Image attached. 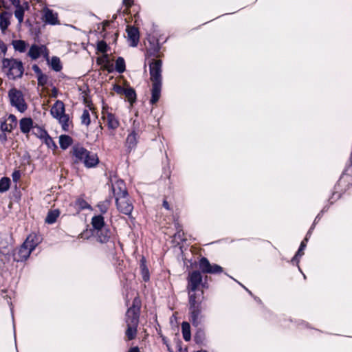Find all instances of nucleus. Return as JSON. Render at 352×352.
<instances>
[{"instance_id": "4", "label": "nucleus", "mask_w": 352, "mask_h": 352, "mask_svg": "<svg viewBox=\"0 0 352 352\" xmlns=\"http://www.w3.org/2000/svg\"><path fill=\"white\" fill-rule=\"evenodd\" d=\"M39 243V237L30 234L21 247L13 253V260L16 262L25 261Z\"/></svg>"}, {"instance_id": "6", "label": "nucleus", "mask_w": 352, "mask_h": 352, "mask_svg": "<svg viewBox=\"0 0 352 352\" xmlns=\"http://www.w3.org/2000/svg\"><path fill=\"white\" fill-rule=\"evenodd\" d=\"M10 104L20 113H24L28 109V104L25 102L23 92L15 88H11L8 93Z\"/></svg>"}, {"instance_id": "5", "label": "nucleus", "mask_w": 352, "mask_h": 352, "mask_svg": "<svg viewBox=\"0 0 352 352\" xmlns=\"http://www.w3.org/2000/svg\"><path fill=\"white\" fill-rule=\"evenodd\" d=\"M2 69L10 80L21 78L24 73L22 61L13 58H4L2 60Z\"/></svg>"}, {"instance_id": "34", "label": "nucleus", "mask_w": 352, "mask_h": 352, "mask_svg": "<svg viewBox=\"0 0 352 352\" xmlns=\"http://www.w3.org/2000/svg\"><path fill=\"white\" fill-rule=\"evenodd\" d=\"M116 70L122 74L125 71V61L123 58L118 57L116 61Z\"/></svg>"}, {"instance_id": "47", "label": "nucleus", "mask_w": 352, "mask_h": 352, "mask_svg": "<svg viewBox=\"0 0 352 352\" xmlns=\"http://www.w3.org/2000/svg\"><path fill=\"white\" fill-rule=\"evenodd\" d=\"M115 89V91H116L118 94H124V90H126V88H123V87H122L121 86L118 85V86H116V87H115V89Z\"/></svg>"}, {"instance_id": "53", "label": "nucleus", "mask_w": 352, "mask_h": 352, "mask_svg": "<svg viewBox=\"0 0 352 352\" xmlns=\"http://www.w3.org/2000/svg\"><path fill=\"white\" fill-rule=\"evenodd\" d=\"M36 129H37L38 133H35V135H36L38 136V135H41V131H40V130H39V129H38V128H39L38 126H36Z\"/></svg>"}, {"instance_id": "26", "label": "nucleus", "mask_w": 352, "mask_h": 352, "mask_svg": "<svg viewBox=\"0 0 352 352\" xmlns=\"http://www.w3.org/2000/svg\"><path fill=\"white\" fill-rule=\"evenodd\" d=\"M73 143L72 138L67 135H61L59 136V144L60 147L65 150Z\"/></svg>"}, {"instance_id": "16", "label": "nucleus", "mask_w": 352, "mask_h": 352, "mask_svg": "<svg viewBox=\"0 0 352 352\" xmlns=\"http://www.w3.org/2000/svg\"><path fill=\"white\" fill-rule=\"evenodd\" d=\"M65 104L60 100H56L50 109L51 115L56 119L65 114Z\"/></svg>"}, {"instance_id": "44", "label": "nucleus", "mask_w": 352, "mask_h": 352, "mask_svg": "<svg viewBox=\"0 0 352 352\" xmlns=\"http://www.w3.org/2000/svg\"><path fill=\"white\" fill-rule=\"evenodd\" d=\"M32 69L34 72V73L37 75V76L43 74L41 69L37 65H34L32 66Z\"/></svg>"}, {"instance_id": "46", "label": "nucleus", "mask_w": 352, "mask_h": 352, "mask_svg": "<svg viewBox=\"0 0 352 352\" xmlns=\"http://www.w3.org/2000/svg\"><path fill=\"white\" fill-rule=\"evenodd\" d=\"M7 135L6 134V132L0 131V142L1 143H5L7 142Z\"/></svg>"}, {"instance_id": "31", "label": "nucleus", "mask_w": 352, "mask_h": 352, "mask_svg": "<svg viewBox=\"0 0 352 352\" xmlns=\"http://www.w3.org/2000/svg\"><path fill=\"white\" fill-rule=\"evenodd\" d=\"M127 325V329L126 331V336L127 337L129 340H133L137 334V327L138 326L133 325Z\"/></svg>"}, {"instance_id": "32", "label": "nucleus", "mask_w": 352, "mask_h": 352, "mask_svg": "<svg viewBox=\"0 0 352 352\" xmlns=\"http://www.w3.org/2000/svg\"><path fill=\"white\" fill-rule=\"evenodd\" d=\"M307 241V239L305 238L300 243V248L298 250V252H296V254H295V256H294V258H292V262H298V257H300L302 256L303 254H304V252H303V250L305 248Z\"/></svg>"}, {"instance_id": "51", "label": "nucleus", "mask_w": 352, "mask_h": 352, "mask_svg": "<svg viewBox=\"0 0 352 352\" xmlns=\"http://www.w3.org/2000/svg\"><path fill=\"white\" fill-rule=\"evenodd\" d=\"M163 206H164L166 209H167V210H169V209H170L169 204H168V201H166V200H164V201H163Z\"/></svg>"}, {"instance_id": "8", "label": "nucleus", "mask_w": 352, "mask_h": 352, "mask_svg": "<svg viewBox=\"0 0 352 352\" xmlns=\"http://www.w3.org/2000/svg\"><path fill=\"white\" fill-rule=\"evenodd\" d=\"M116 204L118 211L129 218H131V213L133 210V205L129 195L118 197L116 199Z\"/></svg>"}, {"instance_id": "3", "label": "nucleus", "mask_w": 352, "mask_h": 352, "mask_svg": "<svg viewBox=\"0 0 352 352\" xmlns=\"http://www.w3.org/2000/svg\"><path fill=\"white\" fill-rule=\"evenodd\" d=\"M72 152L75 157L74 162L76 163L82 162L87 168L95 167L99 163L97 154L87 150L82 146H74Z\"/></svg>"}, {"instance_id": "23", "label": "nucleus", "mask_w": 352, "mask_h": 352, "mask_svg": "<svg viewBox=\"0 0 352 352\" xmlns=\"http://www.w3.org/2000/svg\"><path fill=\"white\" fill-rule=\"evenodd\" d=\"M44 19L47 23L56 25L58 23L57 14L54 13L52 10L46 9L44 13Z\"/></svg>"}, {"instance_id": "49", "label": "nucleus", "mask_w": 352, "mask_h": 352, "mask_svg": "<svg viewBox=\"0 0 352 352\" xmlns=\"http://www.w3.org/2000/svg\"><path fill=\"white\" fill-rule=\"evenodd\" d=\"M104 69L107 70L109 72H113V67H112V65H110L109 64V63H107V64H106L104 66Z\"/></svg>"}, {"instance_id": "19", "label": "nucleus", "mask_w": 352, "mask_h": 352, "mask_svg": "<svg viewBox=\"0 0 352 352\" xmlns=\"http://www.w3.org/2000/svg\"><path fill=\"white\" fill-rule=\"evenodd\" d=\"M10 2L9 7L10 5H13L16 7V10L14 11V16L18 19L19 23L21 24V23L23 21V17H24V9L20 5L19 0H16V1H14L12 0H8Z\"/></svg>"}, {"instance_id": "2", "label": "nucleus", "mask_w": 352, "mask_h": 352, "mask_svg": "<svg viewBox=\"0 0 352 352\" xmlns=\"http://www.w3.org/2000/svg\"><path fill=\"white\" fill-rule=\"evenodd\" d=\"M162 62L161 60L153 59L149 64L150 79L152 81L151 98L150 102L155 104L161 96L162 85Z\"/></svg>"}, {"instance_id": "29", "label": "nucleus", "mask_w": 352, "mask_h": 352, "mask_svg": "<svg viewBox=\"0 0 352 352\" xmlns=\"http://www.w3.org/2000/svg\"><path fill=\"white\" fill-rule=\"evenodd\" d=\"M182 331L184 339L186 341H189L191 338L190 324L187 322H183L182 323Z\"/></svg>"}, {"instance_id": "20", "label": "nucleus", "mask_w": 352, "mask_h": 352, "mask_svg": "<svg viewBox=\"0 0 352 352\" xmlns=\"http://www.w3.org/2000/svg\"><path fill=\"white\" fill-rule=\"evenodd\" d=\"M41 131V135H38V138L43 140L44 143L47 146L50 148L55 149L57 148L56 143L53 140V139L49 135L47 132L42 129L41 128H38Z\"/></svg>"}, {"instance_id": "21", "label": "nucleus", "mask_w": 352, "mask_h": 352, "mask_svg": "<svg viewBox=\"0 0 352 352\" xmlns=\"http://www.w3.org/2000/svg\"><path fill=\"white\" fill-rule=\"evenodd\" d=\"M91 223L94 230V232L107 227L104 217L101 214L94 216L91 219Z\"/></svg>"}, {"instance_id": "38", "label": "nucleus", "mask_w": 352, "mask_h": 352, "mask_svg": "<svg viewBox=\"0 0 352 352\" xmlns=\"http://www.w3.org/2000/svg\"><path fill=\"white\" fill-rule=\"evenodd\" d=\"M14 128V125H12V124H8L6 120L1 122L0 125V131L3 132L11 133Z\"/></svg>"}, {"instance_id": "24", "label": "nucleus", "mask_w": 352, "mask_h": 352, "mask_svg": "<svg viewBox=\"0 0 352 352\" xmlns=\"http://www.w3.org/2000/svg\"><path fill=\"white\" fill-rule=\"evenodd\" d=\"M60 214V212L58 209L49 210L45 217V222L47 224L54 223Z\"/></svg>"}, {"instance_id": "25", "label": "nucleus", "mask_w": 352, "mask_h": 352, "mask_svg": "<svg viewBox=\"0 0 352 352\" xmlns=\"http://www.w3.org/2000/svg\"><path fill=\"white\" fill-rule=\"evenodd\" d=\"M56 120H58V122L60 124L63 131H68L69 130L72 121L69 120V115L65 113L58 117Z\"/></svg>"}, {"instance_id": "40", "label": "nucleus", "mask_w": 352, "mask_h": 352, "mask_svg": "<svg viewBox=\"0 0 352 352\" xmlns=\"http://www.w3.org/2000/svg\"><path fill=\"white\" fill-rule=\"evenodd\" d=\"M108 46L105 41H100L97 43V50L98 51L105 53L107 52Z\"/></svg>"}, {"instance_id": "50", "label": "nucleus", "mask_w": 352, "mask_h": 352, "mask_svg": "<svg viewBox=\"0 0 352 352\" xmlns=\"http://www.w3.org/2000/svg\"><path fill=\"white\" fill-rule=\"evenodd\" d=\"M128 352H140L139 348L138 346L131 348Z\"/></svg>"}, {"instance_id": "1", "label": "nucleus", "mask_w": 352, "mask_h": 352, "mask_svg": "<svg viewBox=\"0 0 352 352\" xmlns=\"http://www.w3.org/2000/svg\"><path fill=\"white\" fill-rule=\"evenodd\" d=\"M186 289L188 294L189 306H201L204 298V291L199 290L201 285L203 288H208L206 283H203V277L198 270L192 271L188 274L187 278Z\"/></svg>"}, {"instance_id": "17", "label": "nucleus", "mask_w": 352, "mask_h": 352, "mask_svg": "<svg viewBox=\"0 0 352 352\" xmlns=\"http://www.w3.org/2000/svg\"><path fill=\"white\" fill-rule=\"evenodd\" d=\"M139 138V133L135 129H133L127 136L126 140V146L127 149L131 151L135 148Z\"/></svg>"}, {"instance_id": "27", "label": "nucleus", "mask_w": 352, "mask_h": 352, "mask_svg": "<svg viewBox=\"0 0 352 352\" xmlns=\"http://www.w3.org/2000/svg\"><path fill=\"white\" fill-rule=\"evenodd\" d=\"M12 45L15 51L21 53L25 52L28 46V43L23 40H13Z\"/></svg>"}, {"instance_id": "55", "label": "nucleus", "mask_w": 352, "mask_h": 352, "mask_svg": "<svg viewBox=\"0 0 352 352\" xmlns=\"http://www.w3.org/2000/svg\"><path fill=\"white\" fill-rule=\"evenodd\" d=\"M159 50H160V47H157L156 52H157Z\"/></svg>"}, {"instance_id": "56", "label": "nucleus", "mask_w": 352, "mask_h": 352, "mask_svg": "<svg viewBox=\"0 0 352 352\" xmlns=\"http://www.w3.org/2000/svg\"><path fill=\"white\" fill-rule=\"evenodd\" d=\"M37 1H38V2H41V1H42V0H37Z\"/></svg>"}, {"instance_id": "7", "label": "nucleus", "mask_w": 352, "mask_h": 352, "mask_svg": "<svg viewBox=\"0 0 352 352\" xmlns=\"http://www.w3.org/2000/svg\"><path fill=\"white\" fill-rule=\"evenodd\" d=\"M140 312V300L135 298L133 301V305L129 307L126 314V324L138 326L139 323Z\"/></svg>"}, {"instance_id": "18", "label": "nucleus", "mask_w": 352, "mask_h": 352, "mask_svg": "<svg viewBox=\"0 0 352 352\" xmlns=\"http://www.w3.org/2000/svg\"><path fill=\"white\" fill-rule=\"evenodd\" d=\"M95 234L97 237L98 241L101 243H105L109 241L111 232L110 230L107 227L100 229L95 232Z\"/></svg>"}, {"instance_id": "13", "label": "nucleus", "mask_w": 352, "mask_h": 352, "mask_svg": "<svg viewBox=\"0 0 352 352\" xmlns=\"http://www.w3.org/2000/svg\"><path fill=\"white\" fill-rule=\"evenodd\" d=\"M102 118L106 121L109 129L115 130L120 126V122L118 118L114 114L110 112L103 111Z\"/></svg>"}, {"instance_id": "11", "label": "nucleus", "mask_w": 352, "mask_h": 352, "mask_svg": "<svg viewBox=\"0 0 352 352\" xmlns=\"http://www.w3.org/2000/svg\"><path fill=\"white\" fill-rule=\"evenodd\" d=\"M190 321L192 325L198 327L202 321L201 306H189Z\"/></svg>"}, {"instance_id": "36", "label": "nucleus", "mask_w": 352, "mask_h": 352, "mask_svg": "<svg viewBox=\"0 0 352 352\" xmlns=\"http://www.w3.org/2000/svg\"><path fill=\"white\" fill-rule=\"evenodd\" d=\"M51 66H52V68L54 71H56V72L60 71L62 69V66H61L59 58H58L56 56L52 57V60H51Z\"/></svg>"}, {"instance_id": "42", "label": "nucleus", "mask_w": 352, "mask_h": 352, "mask_svg": "<svg viewBox=\"0 0 352 352\" xmlns=\"http://www.w3.org/2000/svg\"><path fill=\"white\" fill-rule=\"evenodd\" d=\"M11 250V248L9 247H1L0 245V254L4 256H9L10 252Z\"/></svg>"}, {"instance_id": "54", "label": "nucleus", "mask_w": 352, "mask_h": 352, "mask_svg": "<svg viewBox=\"0 0 352 352\" xmlns=\"http://www.w3.org/2000/svg\"><path fill=\"white\" fill-rule=\"evenodd\" d=\"M109 24V21L104 22V28H105V26L108 25Z\"/></svg>"}, {"instance_id": "57", "label": "nucleus", "mask_w": 352, "mask_h": 352, "mask_svg": "<svg viewBox=\"0 0 352 352\" xmlns=\"http://www.w3.org/2000/svg\"><path fill=\"white\" fill-rule=\"evenodd\" d=\"M0 7H3V6H2V5H0Z\"/></svg>"}, {"instance_id": "12", "label": "nucleus", "mask_w": 352, "mask_h": 352, "mask_svg": "<svg viewBox=\"0 0 352 352\" xmlns=\"http://www.w3.org/2000/svg\"><path fill=\"white\" fill-rule=\"evenodd\" d=\"M112 191L116 199L118 197L129 195L126 185L122 180H117L112 184Z\"/></svg>"}, {"instance_id": "37", "label": "nucleus", "mask_w": 352, "mask_h": 352, "mask_svg": "<svg viewBox=\"0 0 352 352\" xmlns=\"http://www.w3.org/2000/svg\"><path fill=\"white\" fill-rule=\"evenodd\" d=\"M75 204L80 210L90 208L88 203L82 198H78L75 201Z\"/></svg>"}, {"instance_id": "10", "label": "nucleus", "mask_w": 352, "mask_h": 352, "mask_svg": "<svg viewBox=\"0 0 352 352\" xmlns=\"http://www.w3.org/2000/svg\"><path fill=\"white\" fill-rule=\"evenodd\" d=\"M41 55L46 58L49 57V50L44 45H38L34 44L30 47L28 52V56L32 60L38 58Z\"/></svg>"}, {"instance_id": "15", "label": "nucleus", "mask_w": 352, "mask_h": 352, "mask_svg": "<svg viewBox=\"0 0 352 352\" xmlns=\"http://www.w3.org/2000/svg\"><path fill=\"white\" fill-rule=\"evenodd\" d=\"M126 32L128 38L131 42V45L133 47L137 46L140 39L138 29L134 26L128 25L126 28Z\"/></svg>"}, {"instance_id": "35", "label": "nucleus", "mask_w": 352, "mask_h": 352, "mask_svg": "<svg viewBox=\"0 0 352 352\" xmlns=\"http://www.w3.org/2000/svg\"><path fill=\"white\" fill-rule=\"evenodd\" d=\"M110 204H111V201L109 199H106L104 201L100 202L97 206H98L100 212L102 214H104L107 212Z\"/></svg>"}, {"instance_id": "9", "label": "nucleus", "mask_w": 352, "mask_h": 352, "mask_svg": "<svg viewBox=\"0 0 352 352\" xmlns=\"http://www.w3.org/2000/svg\"><path fill=\"white\" fill-rule=\"evenodd\" d=\"M199 267L201 274H219L223 272V268L217 264L211 265L208 259L206 257H202L199 261Z\"/></svg>"}, {"instance_id": "52", "label": "nucleus", "mask_w": 352, "mask_h": 352, "mask_svg": "<svg viewBox=\"0 0 352 352\" xmlns=\"http://www.w3.org/2000/svg\"><path fill=\"white\" fill-rule=\"evenodd\" d=\"M19 177V173H16V172H14L13 174H12V178L14 180H16L17 178Z\"/></svg>"}, {"instance_id": "41", "label": "nucleus", "mask_w": 352, "mask_h": 352, "mask_svg": "<svg viewBox=\"0 0 352 352\" xmlns=\"http://www.w3.org/2000/svg\"><path fill=\"white\" fill-rule=\"evenodd\" d=\"M38 85L39 86L43 87L47 83L48 77L47 75L42 74L40 76H37Z\"/></svg>"}, {"instance_id": "39", "label": "nucleus", "mask_w": 352, "mask_h": 352, "mask_svg": "<svg viewBox=\"0 0 352 352\" xmlns=\"http://www.w3.org/2000/svg\"><path fill=\"white\" fill-rule=\"evenodd\" d=\"M91 122L90 115L88 110L85 109L81 116V123L86 126H88Z\"/></svg>"}, {"instance_id": "45", "label": "nucleus", "mask_w": 352, "mask_h": 352, "mask_svg": "<svg viewBox=\"0 0 352 352\" xmlns=\"http://www.w3.org/2000/svg\"><path fill=\"white\" fill-rule=\"evenodd\" d=\"M6 52H7L6 45L3 42L0 41V54L3 53V54H6Z\"/></svg>"}, {"instance_id": "22", "label": "nucleus", "mask_w": 352, "mask_h": 352, "mask_svg": "<svg viewBox=\"0 0 352 352\" xmlns=\"http://www.w3.org/2000/svg\"><path fill=\"white\" fill-rule=\"evenodd\" d=\"M12 17V13L8 12H3L0 14V28L3 31H5L10 25V19Z\"/></svg>"}, {"instance_id": "48", "label": "nucleus", "mask_w": 352, "mask_h": 352, "mask_svg": "<svg viewBox=\"0 0 352 352\" xmlns=\"http://www.w3.org/2000/svg\"><path fill=\"white\" fill-rule=\"evenodd\" d=\"M123 3L124 6L129 8L133 4V0H123Z\"/></svg>"}, {"instance_id": "28", "label": "nucleus", "mask_w": 352, "mask_h": 352, "mask_svg": "<svg viewBox=\"0 0 352 352\" xmlns=\"http://www.w3.org/2000/svg\"><path fill=\"white\" fill-rule=\"evenodd\" d=\"M140 270L144 281L146 282L149 280V271L146 265V258L142 256L140 260Z\"/></svg>"}, {"instance_id": "33", "label": "nucleus", "mask_w": 352, "mask_h": 352, "mask_svg": "<svg viewBox=\"0 0 352 352\" xmlns=\"http://www.w3.org/2000/svg\"><path fill=\"white\" fill-rule=\"evenodd\" d=\"M10 186V179L4 177L0 179V192H4L8 190Z\"/></svg>"}, {"instance_id": "30", "label": "nucleus", "mask_w": 352, "mask_h": 352, "mask_svg": "<svg viewBox=\"0 0 352 352\" xmlns=\"http://www.w3.org/2000/svg\"><path fill=\"white\" fill-rule=\"evenodd\" d=\"M123 94L125 96V97L128 99V100L131 103H133V102H135V100L136 99V94H135L134 89H133L131 87H127V88H126V90H124Z\"/></svg>"}, {"instance_id": "43", "label": "nucleus", "mask_w": 352, "mask_h": 352, "mask_svg": "<svg viewBox=\"0 0 352 352\" xmlns=\"http://www.w3.org/2000/svg\"><path fill=\"white\" fill-rule=\"evenodd\" d=\"M8 120L11 122L10 124H12V125H14V128L16 126L17 119H16V117L14 114H10L8 116Z\"/></svg>"}, {"instance_id": "14", "label": "nucleus", "mask_w": 352, "mask_h": 352, "mask_svg": "<svg viewBox=\"0 0 352 352\" xmlns=\"http://www.w3.org/2000/svg\"><path fill=\"white\" fill-rule=\"evenodd\" d=\"M34 121L31 118H23L19 120V128L21 132L28 136L31 129L36 127Z\"/></svg>"}]
</instances>
